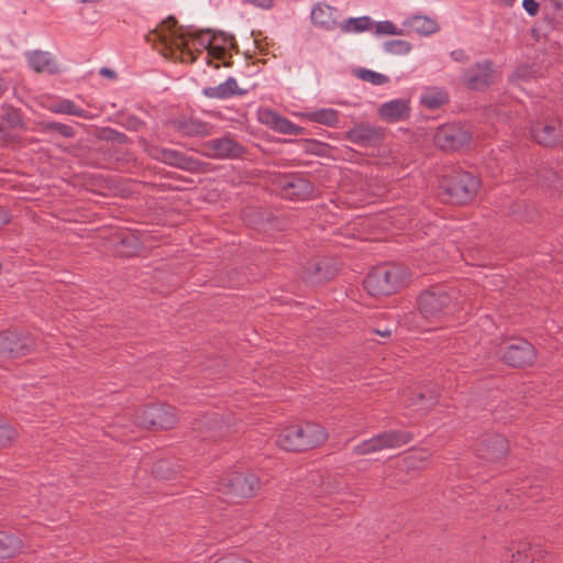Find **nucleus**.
<instances>
[{
    "label": "nucleus",
    "instance_id": "nucleus-3",
    "mask_svg": "<svg viewBox=\"0 0 563 563\" xmlns=\"http://www.w3.org/2000/svg\"><path fill=\"white\" fill-rule=\"evenodd\" d=\"M410 280L408 269L398 264H385L373 268L364 280L372 296H388L399 291Z\"/></svg>",
    "mask_w": 563,
    "mask_h": 563
},
{
    "label": "nucleus",
    "instance_id": "nucleus-25",
    "mask_svg": "<svg viewBox=\"0 0 563 563\" xmlns=\"http://www.w3.org/2000/svg\"><path fill=\"white\" fill-rule=\"evenodd\" d=\"M284 190L291 198L305 199L313 191L312 184L302 177H292L283 186Z\"/></svg>",
    "mask_w": 563,
    "mask_h": 563
},
{
    "label": "nucleus",
    "instance_id": "nucleus-55",
    "mask_svg": "<svg viewBox=\"0 0 563 563\" xmlns=\"http://www.w3.org/2000/svg\"><path fill=\"white\" fill-rule=\"evenodd\" d=\"M8 85L3 79L0 78V97L7 91Z\"/></svg>",
    "mask_w": 563,
    "mask_h": 563
},
{
    "label": "nucleus",
    "instance_id": "nucleus-56",
    "mask_svg": "<svg viewBox=\"0 0 563 563\" xmlns=\"http://www.w3.org/2000/svg\"><path fill=\"white\" fill-rule=\"evenodd\" d=\"M375 333H377V334H379L380 336H384V338H389L390 334H391V331L390 330H384V331L375 330Z\"/></svg>",
    "mask_w": 563,
    "mask_h": 563
},
{
    "label": "nucleus",
    "instance_id": "nucleus-48",
    "mask_svg": "<svg viewBox=\"0 0 563 563\" xmlns=\"http://www.w3.org/2000/svg\"><path fill=\"white\" fill-rule=\"evenodd\" d=\"M376 33L398 35L401 34V31H399L390 21H383L376 23Z\"/></svg>",
    "mask_w": 563,
    "mask_h": 563
},
{
    "label": "nucleus",
    "instance_id": "nucleus-28",
    "mask_svg": "<svg viewBox=\"0 0 563 563\" xmlns=\"http://www.w3.org/2000/svg\"><path fill=\"white\" fill-rule=\"evenodd\" d=\"M180 472V465L172 460H158L152 467L153 475L162 481L175 479Z\"/></svg>",
    "mask_w": 563,
    "mask_h": 563
},
{
    "label": "nucleus",
    "instance_id": "nucleus-53",
    "mask_svg": "<svg viewBox=\"0 0 563 563\" xmlns=\"http://www.w3.org/2000/svg\"><path fill=\"white\" fill-rule=\"evenodd\" d=\"M452 57L455 59V60H459V62H462L464 60L466 57H465V54L462 49H457V51H453L451 53Z\"/></svg>",
    "mask_w": 563,
    "mask_h": 563
},
{
    "label": "nucleus",
    "instance_id": "nucleus-24",
    "mask_svg": "<svg viewBox=\"0 0 563 563\" xmlns=\"http://www.w3.org/2000/svg\"><path fill=\"white\" fill-rule=\"evenodd\" d=\"M24 547L22 539L15 534L0 531V559H10L19 554Z\"/></svg>",
    "mask_w": 563,
    "mask_h": 563
},
{
    "label": "nucleus",
    "instance_id": "nucleus-9",
    "mask_svg": "<svg viewBox=\"0 0 563 563\" xmlns=\"http://www.w3.org/2000/svg\"><path fill=\"white\" fill-rule=\"evenodd\" d=\"M412 434L401 430H388L364 440L353 448V453L358 456L371 455L387 449H396L409 443Z\"/></svg>",
    "mask_w": 563,
    "mask_h": 563
},
{
    "label": "nucleus",
    "instance_id": "nucleus-30",
    "mask_svg": "<svg viewBox=\"0 0 563 563\" xmlns=\"http://www.w3.org/2000/svg\"><path fill=\"white\" fill-rule=\"evenodd\" d=\"M430 457L431 453L428 450L412 451L402 459L400 468L407 472L422 470L427 466Z\"/></svg>",
    "mask_w": 563,
    "mask_h": 563
},
{
    "label": "nucleus",
    "instance_id": "nucleus-19",
    "mask_svg": "<svg viewBox=\"0 0 563 563\" xmlns=\"http://www.w3.org/2000/svg\"><path fill=\"white\" fill-rule=\"evenodd\" d=\"M169 124L186 136H207L211 134L212 126L197 118L178 117L169 121Z\"/></svg>",
    "mask_w": 563,
    "mask_h": 563
},
{
    "label": "nucleus",
    "instance_id": "nucleus-1",
    "mask_svg": "<svg viewBox=\"0 0 563 563\" xmlns=\"http://www.w3.org/2000/svg\"><path fill=\"white\" fill-rule=\"evenodd\" d=\"M177 20L174 16L165 19L159 27L152 30L145 40L148 43L161 45V54L169 59L175 56L176 49L181 53H190L188 43L185 41L186 36H194L201 45L213 52L217 58H222L225 52V45L228 44L232 48H236L238 45L232 35H229L222 31L212 32L211 30H200L196 34L189 32H180L176 30Z\"/></svg>",
    "mask_w": 563,
    "mask_h": 563
},
{
    "label": "nucleus",
    "instance_id": "nucleus-7",
    "mask_svg": "<svg viewBox=\"0 0 563 563\" xmlns=\"http://www.w3.org/2000/svg\"><path fill=\"white\" fill-rule=\"evenodd\" d=\"M134 422L147 430H170L178 418L174 407L165 404H154L139 408L134 413Z\"/></svg>",
    "mask_w": 563,
    "mask_h": 563
},
{
    "label": "nucleus",
    "instance_id": "nucleus-33",
    "mask_svg": "<svg viewBox=\"0 0 563 563\" xmlns=\"http://www.w3.org/2000/svg\"><path fill=\"white\" fill-rule=\"evenodd\" d=\"M332 13L333 10L331 7L317 4L311 11V21L328 30L333 29L336 23L334 19H332Z\"/></svg>",
    "mask_w": 563,
    "mask_h": 563
},
{
    "label": "nucleus",
    "instance_id": "nucleus-38",
    "mask_svg": "<svg viewBox=\"0 0 563 563\" xmlns=\"http://www.w3.org/2000/svg\"><path fill=\"white\" fill-rule=\"evenodd\" d=\"M38 128L41 132L47 133V132H54L57 133L64 137H73L75 132L74 129L70 125L59 123V122H40Z\"/></svg>",
    "mask_w": 563,
    "mask_h": 563
},
{
    "label": "nucleus",
    "instance_id": "nucleus-4",
    "mask_svg": "<svg viewBox=\"0 0 563 563\" xmlns=\"http://www.w3.org/2000/svg\"><path fill=\"white\" fill-rule=\"evenodd\" d=\"M236 419L232 412L205 413L192 422V430L202 441L217 442L236 432Z\"/></svg>",
    "mask_w": 563,
    "mask_h": 563
},
{
    "label": "nucleus",
    "instance_id": "nucleus-29",
    "mask_svg": "<svg viewBox=\"0 0 563 563\" xmlns=\"http://www.w3.org/2000/svg\"><path fill=\"white\" fill-rule=\"evenodd\" d=\"M406 24L420 35H430L439 30L437 21L426 15H413L407 20Z\"/></svg>",
    "mask_w": 563,
    "mask_h": 563
},
{
    "label": "nucleus",
    "instance_id": "nucleus-45",
    "mask_svg": "<svg viewBox=\"0 0 563 563\" xmlns=\"http://www.w3.org/2000/svg\"><path fill=\"white\" fill-rule=\"evenodd\" d=\"M386 51L395 54L407 53L410 49V45L406 41L393 40L385 43Z\"/></svg>",
    "mask_w": 563,
    "mask_h": 563
},
{
    "label": "nucleus",
    "instance_id": "nucleus-26",
    "mask_svg": "<svg viewBox=\"0 0 563 563\" xmlns=\"http://www.w3.org/2000/svg\"><path fill=\"white\" fill-rule=\"evenodd\" d=\"M203 93L209 98L225 99L233 95H244L245 90L239 89L234 78H228L223 84L217 87L205 88Z\"/></svg>",
    "mask_w": 563,
    "mask_h": 563
},
{
    "label": "nucleus",
    "instance_id": "nucleus-20",
    "mask_svg": "<svg viewBox=\"0 0 563 563\" xmlns=\"http://www.w3.org/2000/svg\"><path fill=\"white\" fill-rule=\"evenodd\" d=\"M208 156L214 158H236L243 153V146L230 137L214 139L206 143Z\"/></svg>",
    "mask_w": 563,
    "mask_h": 563
},
{
    "label": "nucleus",
    "instance_id": "nucleus-47",
    "mask_svg": "<svg viewBox=\"0 0 563 563\" xmlns=\"http://www.w3.org/2000/svg\"><path fill=\"white\" fill-rule=\"evenodd\" d=\"M102 139H106L118 144H125L129 141L128 136L124 133L118 132L112 129L103 130Z\"/></svg>",
    "mask_w": 563,
    "mask_h": 563
},
{
    "label": "nucleus",
    "instance_id": "nucleus-11",
    "mask_svg": "<svg viewBox=\"0 0 563 563\" xmlns=\"http://www.w3.org/2000/svg\"><path fill=\"white\" fill-rule=\"evenodd\" d=\"M532 139L543 147L563 144V121L558 117H547L531 125Z\"/></svg>",
    "mask_w": 563,
    "mask_h": 563
},
{
    "label": "nucleus",
    "instance_id": "nucleus-39",
    "mask_svg": "<svg viewBox=\"0 0 563 563\" xmlns=\"http://www.w3.org/2000/svg\"><path fill=\"white\" fill-rule=\"evenodd\" d=\"M18 438L16 429L8 421L0 419V448L11 445Z\"/></svg>",
    "mask_w": 563,
    "mask_h": 563
},
{
    "label": "nucleus",
    "instance_id": "nucleus-16",
    "mask_svg": "<svg viewBox=\"0 0 563 563\" xmlns=\"http://www.w3.org/2000/svg\"><path fill=\"white\" fill-rule=\"evenodd\" d=\"M463 81L465 86L472 90H482L489 87L495 81L493 63L484 60L471 66L465 70Z\"/></svg>",
    "mask_w": 563,
    "mask_h": 563
},
{
    "label": "nucleus",
    "instance_id": "nucleus-59",
    "mask_svg": "<svg viewBox=\"0 0 563 563\" xmlns=\"http://www.w3.org/2000/svg\"><path fill=\"white\" fill-rule=\"evenodd\" d=\"M537 563H544V562H540V561H538Z\"/></svg>",
    "mask_w": 563,
    "mask_h": 563
},
{
    "label": "nucleus",
    "instance_id": "nucleus-50",
    "mask_svg": "<svg viewBox=\"0 0 563 563\" xmlns=\"http://www.w3.org/2000/svg\"><path fill=\"white\" fill-rule=\"evenodd\" d=\"M214 563H252L250 560L235 556V555H227L218 559Z\"/></svg>",
    "mask_w": 563,
    "mask_h": 563
},
{
    "label": "nucleus",
    "instance_id": "nucleus-46",
    "mask_svg": "<svg viewBox=\"0 0 563 563\" xmlns=\"http://www.w3.org/2000/svg\"><path fill=\"white\" fill-rule=\"evenodd\" d=\"M542 485L541 484H532L528 481L527 484H523V486L520 488L522 490V493L525 495H527L529 498H532V499H536V500H539L542 496L541 494V490H542Z\"/></svg>",
    "mask_w": 563,
    "mask_h": 563
},
{
    "label": "nucleus",
    "instance_id": "nucleus-21",
    "mask_svg": "<svg viewBox=\"0 0 563 563\" xmlns=\"http://www.w3.org/2000/svg\"><path fill=\"white\" fill-rule=\"evenodd\" d=\"M440 389L438 386L417 388L412 390L407 400L408 407H416L418 410L427 411L438 404Z\"/></svg>",
    "mask_w": 563,
    "mask_h": 563
},
{
    "label": "nucleus",
    "instance_id": "nucleus-31",
    "mask_svg": "<svg viewBox=\"0 0 563 563\" xmlns=\"http://www.w3.org/2000/svg\"><path fill=\"white\" fill-rule=\"evenodd\" d=\"M503 560L508 563H536L527 543H518L516 547L506 550Z\"/></svg>",
    "mask_w": 563,
    "mask_h": 563
},
{
    "label": "nucleus",
    "instance_id": "nucleus-37",
    "mask_svg": "<svg viewBox=\"0 0 563 563\" xmlns=\"http://www.w3.org/2000/svg\"><path fill=\"white\" fill-rule=\"evenodd\" d=\"M51 111L54 113L70 114L85 119L91 118V115H89L87 111L79 109L71 100L68 99H64L57 102L56 104L52 106Z\"/></svg>",
    "mask_w": 563,
    "mask_h": 563
},
{
    "label": "nucleus",
    "instance_id": "nucleus-44",
    "mask_svg": "<svg viewBox=\"0 0 563 563\" xmlns=\"http://www.w3.org/2000/svg\"><path fill=\"white\" fill-rule=\"evenodd\" d=\"M536 74H537V70L532 66L520 65L516 69V71L512 74L510 79H511V81H516V80H520V79L528 80L530 78H536Z\"/></svg>",
    "mask_w": 563,
    "mask_h": 563
},
{
    "label": "nucleus",
    "instance_id": "nucleus-41",
    "mask_svg": "<svg viewBox=\"0 0 563 563\" xmlns=\"http://www.w3.org/2000/svg\"><path fill=\"white\" fill-rule=\"evenodd\" d=\"M355 74L360 79L368 81L375 86L384 85L389 81L387 76L366 68H358Z\"/></svg>",
    "mask_w": 563,
    "mask_h": 563
},
{
    "label": "nucleus",
    "instance_id": "nucleus-2",
    "mask_svg": "<svg viewBox=\"0 0 563 563\" xmlns=\"http://www.w3.org/2000/svg\"><path fill=\"white\" fill-rule=\"evenodd\" d=\"M327 430L316 422L289 426L280 431L276 444L289 452L312 450L328 440Z\"/></svg>",
    "mask_w": 563,
    "mask_h": 563
},
{
    "label": "nucleus",
    "instance_id": "nucleus-6",
    "mask_svg": "<svg viewBox=\"0 0 563 563\" xmlns=\"http://www.w3.org/2000/svg\"><path fill=\"white\" fill-rule=\"evenodd\" d=\"M260 488L261 479L253 473H230L218 484L219 493L235 501L253 498Z\"/></svg>",
    "mask_w": 563,
    "mask_h": 563
},
{
    "label": "nucleus",
    "instance_id": "nucleus-5",
    "mask_svg": "<svg viewBox=\"0 0 563 563\" xmlns=\"http://www.w3.org/2000/svg\"><path fill=\"white\" fill-rule=\"evenodd\" d=\"M500 361L515 368L532 366L537 361L534 346L523 338H505L498 344Z\"/></svg>",
    "mask_w": 563,
    "mask_h": 563
},
{
    "label": "nucleus",
    "instance_id": "nucleus-57",
    "mask_svg": "<svg viewBox=\"0 0 563 563\" xmlns=\"http://www.w3.org/2000/svg\"><path fill=\"white\" fill-rule=\"evenodd\" d=\"M501 1L506 5H511L515 2V0H501Z\"/></svg>",
    "mask_w": 563,
    "mask_h": 563
},
{
    "label": "nucleus",
    "instance_id": "nucleus-13",
    "mask_svg": "<svg viewBox=\"0 0 563 563\" xmlns=\"http://www.w3.org/2000/svg\"><path fill=\"white\" fill-rule=\"evenodd\" d=\"M147 152L155 159L187 172L199 173L205 170V163L186 156L176 150L151 146L147 148Z\"/></svg>",
    "mask_w": 563,
    "mask_h": 563
},
{
    "label": "nucleus",
    "instance_id": "nucleus-36",
    "mask_svg": "<svg viewBox=\"0 0 563 563\" xmlns=\"http://www.w3.org/2000/svg\"><path fill=\"white\" fill-rule=\"evenodd\" d=\"M141 242L137 236L132 233H124L120 236L117 245V252L121 256H132L137 253Z\"/></svg>",
    "mask_w": 563,
    "mask_h": 563
},
{
    "label": "nucleus",
    "instance_id": "nucleus-32",
    "mask_svg": "<svg viewBox=\"0 0 563 563\" xmlns=\"http://www.w3.org/2000/svg\"><path fill=\"white\" fill-rule=\"evenodd\" d=\"M23 128L22 115L13 107H3L0 114V134H4L10 129Z\"/></svg>",
    "mask_w": 563,
    "mask_h": 563
},
{
    "label": "nucleus",
    "instance_id": "nucleus-18",
    "mask_svg": "<svg viewBox=\"0 0 563 563\" xmlns=\"http://www.w3.org/2000/svg\"><path fill=\"white\" fill-rule=\"evenodd\" d=\"M339 264L331 258H317L307 263L303 277L312 284H320L332 279L339 272Z\"/></svg>",
    "mask_w": 563,
    "mask_h": 563
},
{
    "label": "nucleus",
    "instance_id": "nucleus-54",
    "mask_svg": "<svg viewBox=\"0 0 563 563\" xmlns=\"http://www.w3.org/2000/svg\"><path fill=\"white\" fill-rule=\"evenodd\" d=\"M9 216L7 211H4L2 208H0V228L3 227L9 222Z\"/></svg>",
    "mask_w": 563,
    "mask_h": 563
},
{
    "label": "nucleus",
    "instance_id": "nucleus-35",
    "mask_svg": "<svg viewBox=\"0 0 563 563\" xmlns=\"http://www.w3.org/2000/svg\"><path fill=\"white\" fill-rule=\"evenodd\" d=\"M449 101L448 93L440 89H430L427 90L421 97L420 102L422 106L430 110H435L441 108Z\"/></svg>",
    "mask_w": 563,
    "mask_h": 563
},
{
    "label": "nucleus",
    "instance_id": "nucleus-12",
    "mask_svg": "<svg viewBox=\"0 0 563 563\" xmlns=\"http://www.w3.org/2000/svg\"><path fill=\"white\" fill-rule=\"evenodd\" d=\"M433 140L444 151H459L470 143L471 133L461 123H448L437 129Z\"/></svg>",
    "mask_w": 563,
    "mask_h": 563
},
{
    "label": "nucleus",
    "instance_id": "nucleus-43",
    "mask_svg": "<svg viewBox=\"0 0 563 563\" xmlns=\"http://www.w3.org/2000/svg\"><path fill=\"white\" fill-rule=\"evenodd\" d=\"M545 9L551 19L563 24V0H545Z\"/></svg>",
    "mask_w": 563,
    "mask_h": 563
},
{
    "label": "nucleus",
    "instance_id": "nucleus-58",
    "mask_svg": "<svg viewBox=\"0 0 563 563\" xmlns=\"http://www.w3.org/2000/svg\"><path fill=\"white\" fill-rule=\"evenodd\" d=\"M79 1L82 3H91V2H97L98 0H79Z\"/></svg>",
    "mask_w": 563,
    "mask_h": 563
},
{
    "label": "nucleus",
    "instance_id": "nucleus-42",
    "mask_svg": "<svg viewBox=\"0 0 563 563\" xmlns=\"http://www.w3.org/2000/svg\"><path fill=\"white\" fill-rule=\"evenodd\" d=\"M310 120L325 125H333L338 122V112L332 109H323L309 114Z\"/></svg>",
    "mask_w": 563,
    "mask_h": 563
},
{
    "label": "nucleus",
    "instance_id": "nucleus-51",
    "mask_svg": "<svg viewBox=\"0 0 563 563\" xmlns=\"http://www.w3.org/2000/svg\"><path fill=\"white\" fill-rule=\"evenodd\" d=\"M244 3L252 4L262 9H271L274 4V0H242Z\"/></svg>",
    "mask_w": 563,
    "mask_h": 563
},
{
    "label": "nucleus",
    "instance_id": "nucleus-40",
    "mask_svg": "<svg viewBox=\"0 0 563 563\" xmlns=\"http://www.w3.org/2000/svg\"><path fill=\"white\" fill-rule=\"evenodd\" d=\"M372 25V21L368 16L350 18L342 25L344 32H363L368 30Z\"/></svg>",
    "mask_w": 563,
    "mask_h": 563
},
{
    "label": "nucleus",
    "instance_id": "nucleus-17",
    "mask_svg": "<svg viewBox=\"0 0 563 563\" xmlns=\"http://www.w3.org/2000/svg\"><path fill=\"white\" fill-rule=\"evenodd\" d=\"M385 136L380 126L368 123L355 124L345 133V139L358 146L369 147L379 145Z\"/></svg>",
    "mask_w": 563,
    "mask_h": 563
},
{
    "label": "nucleus",
    "instance_id": "nucleus-10",
    "mask_svg": "<svg viewBox=\"0 0 563 563\" xmlns=\"http://www.w3.org/2000/svg\"><path fill=\"white\" fill-rule=\"evenodd\" d=\"M453 294L435 286L423 290L417 299L418 309L426 319H439L451 307Z\"/></svg>",
    "mask_w": 563,
    "mask_h": 563
},
{
    "label": "nucleus",
    "instance_id": "nucleus-14",
    "mask_svg": "<svg viewBox=\"0 0 563 563\" xmlns=\"http://www.w3.org/2000/svg\"><path fill=\"white\" fill-rule=\"evenodd\" d=\"M33 345L27 334L5 331L0 332V358H16L26 355Z\"/></svg>",
    "mask_w": 563,
    "mask_h": 563
},
{
    "label": "nucleus",
    "instance_id": "nucleus-8",
    "mask_svg": "<svg viewBox=\"0 0 563 563\" xmlns=\"http://www.w3.org/2000/svg\"><path fill=\"white\" fill-rule=\"evenodd\" d=\"M479 180L468 172H454L442 183V188L452 203L472 201L478 190Z\"/></svg>",
    "mask_w": 563,
    "mask_h": 563
},
{
    "label": "nucleus",
    "instance_id": "nucleus-52",
    "mask_svg": "<svg viewBox=\"0 0 563 563\" xmlns=\"http://www.w3.org/2000/svg\"><path fill=\"white\" fill-rule=\"evenodd\" d=\"M99 74L103 77H107V78H110V79H114L117 77V74L114 70L110 69V68H107V67H103L99 70Z\"/></svg>",
    "mask_w": 563,
    "mask_h": 563
},
{
    "label": "nucleus",
    "instance_id": "nucleus-22",
    "mask_svg": "<svg viewBox=\"0 0 563 563\" xmlns=\"http://www.w3.org/2000/svg\"><path fill=\"white\" fill-rule=\"evenodd\" d=\"M378 114L387 122L405 120L410 114L409 102L405 99H396L385 102L379 107Z\"/></svg>",
    "mask_w": 563,
    "mask_h": 563
},
{
    "label": "nucleus",
    "instance_id": "nucleus-49",
    "mask_svg": "<svg viewBox=\"0 0 563 563\" xmlns=\"http://www.w3.org/2000/svg\"><path fill=\"white\" fill-rule=\"evenodd\" d=\"M522 5L531 16H534L539 12V3L537 0H523Z\"/></svg>",
    "mask_w": 563,
    "mask_h": 563
},
{
    "label": "nucleus",
    "instance_id": "nucleus-27",
    "mask_svg": "<svg viewBox=\"0 0 563 563\" xmlns=\"http://www.w3.org/2000/svg\"><path fill=\"white\" fill-rule=\"evenodd\" d=\"M30 66L36 71H47L54 74L58 71V67L49 54L42 51H34L27 55Z\"/></svg>",
    "mask_w": 563,
    "mask_h": 563
},
{
    "label": "nucleus",
    "instance_id": "nucleus-15",
    "mask_svg": "<svg viewBox=\"0 0 563 563\" xmlns=\"http://www.w3.org/2000/svg\"><path fill=\"white\" fill-rule=\"evenodd\" d=\"M509 451L508 440L499 433L484 434L477 444V455L487 461H498Z\"/></svg>",
    "mask_w": 563,
    "mask_h": 563
},
{
    "label": "nucleus",
    "instance_id": "nucleus-34",
    "mask_svg": "<svg viewBox=\"0 0 563 563\" xmlns=\"http://www.w3.org/2000/svg\"><path fill=\"white\" fill-rule=\"evenodd\" d=\"M536 181L542 188H559L561 179L550 167L542 165L536 169Z\"/></svg>",
    "mask_w": 563,
    "mask_h": 563
},
{
    "label": "nucleus",
    "instance_id": "nucleus-23",
    "mask_svg": "<svg viewBox=\"0 0 563 563\" xmlns=\"http://www.w3.org/2000/svg\"><path fill=\"white\" fill-rule=\"evenodd\" d=\"M263 117L265 123L279 133L300 135L303 131L301 126L294 124L292 122H290L284 117L278 115L274 111H265L263 113Z\"/></svg>",
    "mask_w": 563,
    "mask_h": 563
}]
</instances>
